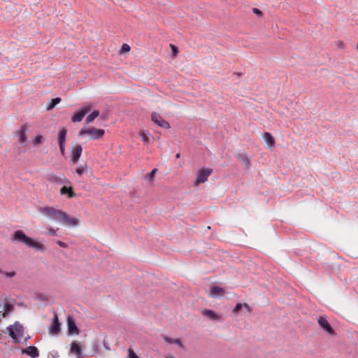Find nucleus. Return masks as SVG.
Wrapping results in <instances>:
<instances>
[{
    "label": "nucleus",
    "mask_w": 358,
    "mask_h": 358,
    "mask_svg": "<svg viewBox=\"0 0 358 358\" xmlns=\"http://www.w3.org/2000/svg\"><path fill=\"white\" fill-rule=\"evenodd\" d=\"M41 212L50 220L65 225L76 227L79 222L78 219L70 217L66 213L52 207H44Z\"/></svg>",
    "instance_id": "nucleus-1"
},
{
    "label": "nucleus",
    "mask_w": 358,
    "mask_h": 358,
    "mask_svg": "<svg viewBox=\"0 0 358 358\" xmlns=\"http://www.w3.org/2000/svg\"><path fill=\"white\" fill-rule=\"evenodd\" d=\"M13 240L23 243L29 248H34L36 250L43 252L45 246L43 244L35 241L32 238L27 236L22 230H17L13 234Z\"/></svg>",
    "instance_id": "nucleus-2"
},
{
    "label": "nucleus",
    "mask_w": 358,
    "mask_h": 358,
    "mask_svg": "<svg viewBox=\"0 0 358 358\" xmlns=\"http://www.w3.org/2000/svg\"><path fill=\"white\" fill-rule=\"evenodd\" d=\"M9 336L15 343H19V338L23 335L24 327L19 322H15L14 324L7 327Z\"/></svg>",
    "instance_id": "nucleus-3"
},
{
    "label": "nucleus",
    "mask_w": 358,
    "mask_h": 358,
    "mask_svg": "<svg viewBox=\"0 0 358 358\" xmlns=\"http://www.w3.org/2000/svg\"><path fill=\"white\" fill-rule=\"evenodd\" d=\"M105 134V131L102 129H96L90 127L87 129H82L80 131V135H89L91 139H100Z\"/></svg>",
    "instance_id": "nucleus-4"
},
{
    "label": "nucleus",
    "mask_w": 358,
    "mask_h": 358,
    "mask_svg": "<svg viewBox=\"0 0 358 358\" xmlns=\"http://www.w3.org/2000/svg\"><path fill=\"white\" fill-rule=\"evenodd\" d=\"M213 173L212 169L202 168L199 169L196 173V179L194 185H197L200 183H203L207 181L208 176Z\"/></svg>",
    "instance_id": "nucleus-5"
},
{
    "label": "nucleus",
    "mask_w": 358,
    "mask_h": 358,
    "mask_svg": "<svg viewBox=\"0 0 358 358\" xmlns=\"http://www.w3.org/2000/svg\"><path fill=\"white\" fill-rule=\"evenodd\" d=\"M91 110V106L89 104L83 106L80 110H77L71 117V121L73 122H80L87 113Z\"/></svg>",
    "instance_id": "nucleus-6"
},
{
    "label": "nucleus",
    "mask_w": 358,
    "mask_h": 358,
    "mask_svg": "<svg viewBox=\"0 0 358 358\" xmlns=\"http://www.w3.org/2000/svg\"><path fill=\"white\" fill-rule=\"evenodd\" d=\"M151 120L152 122H154L156 124H157L159 127L162 128H170L169 123L166 120H164L162 117L157 112H153L152 113Z\"/></svg>",
    "instance_id": "nucleus-7"
},
{
    "label": "nucleus",
    "mask_w": 358,
    "mask_h": 358,
    "mask_svg": "<svg viewBox=\"0 0 358 358\" xmlns=\"http://www.w3.org/2000/svg\"><path fill=\"white\" fill-rule=\"evenodd\" d=\"M48 180L53 184L59 185H68L70 184V181L64 176L59 177L54 173L48 175Z\"/></svg>",
    "instance_id": "nucleus-8"
},
{
    "label": "nucleus",
    "mask_w": 358,
    "mask_h": 358,
    "mask_svg": "<svg viewBox=\"0 0 358 358\" xmlns=\"http://www.w3.org/2000/svg\"><path fill=\"white\" fill-rule=\"evenodd\" d=\"M317 322L320 327L322 328L323 330L325 331L327 333H328L330 335L334 334V329H332L329 322L327 320V319L324 317L320 316L317 319Z\"/></svg>",
    "instance_id": "nucleus-9"
},
{
    "label": "nucleus",
    "mask_w": 358,
    "mask_h": 358,
    "mask_svg": "<svg viewBox=\"0 0 358 358\" xmlns=\"http://www.w3.org/2000/svg\"><path fill=\"white\" fill-rule=\"evenodd\" d=\"M61 330V324L59 321L58 316L57 313H54V317L52 319V324L51 327L49 329L50 334L57 335L60 332Z\"/></svg>",
    "instance_id": "nucleus-10"
},
{
    "label": "nucleus",
    "mask_w": 358,
    "mask_h": 358,
    "mask_svg": "<svg viewBox=\"0 0 358 358\" xmlns=\"http://www.w3.org/2000/svg\"><path fill=\"white\" fill-rule=\"evenodd\" d=\"M66 322L69 333L70 334H78L79 333V330L73 317L68 315L66 318Z\"/></svg>",
    "instance_id": "nucleus-11"
},
{
    "label": "nucleus",
    "mask_w": 358,
    "mask_h": 358,
    "mask_svg": "<svg viewBox=\"0 0 358 358\" xmlns=\"http://www.w3.org/2000/svg\"><path fill=\"white\" fill-rule=\"evenodd\" d=\"M28 130V127L27 124H23L20 127V129L16 132V135L19 137V142L22 144L27 142V136L26 133Z\"/></svg>",
    "instance_id": "nucleus-12"
},
{
    "label": "nucleus",
    "mask_w": 358,
    "mask_h": 358,
    "mask_svg": "<svg viewBox=\"0 0 358 358\" xmlns=\"http://www.w3.org/2000/svg\"><path fill=\"white\" fill-rule=\"evenodd\" d=\"M83 151V148L80 145H77L72 150L71 153V161L73 163H76L80 159Z\"/></svg>",
    "instance_id": "nucleus-13"
},
{
    "label": "nucleus",
    "mask_w": 358,
    "mask_h": 358,
    "mask_svg": "<svg viewBox=\"0 0 358 358\" xmlns=\"http://www.w3.org/2000/svg\"><path fill=\"white\" fill-rule=\"evenodd\" d=\"M22 354H26L32 358H37L39 356V352L35 346H29L22 350Z\"/></svg>",
    "instance_id": "nucleus-14"
},
{
    "label": "nucleus",
    "mask_w": 358,
    "mask_h": 358,
    "mask_svg": "<svg viewBox=\"0 0 358 358\" xmlns=\"http://www.w3.org/2000/svg\"><path fill=\"white\" fill-rule=\"evenodd\" d=\"M15 306L13 303H6L3 304V308L0 310V314L1 317L5 318L6 316L14 310Z\"/></svg>",
    "instance_id": "nucleus-15"
},
{
    "label": "nucleus",
    "mask_w": 358,
    "mask_h": 358,
    "mask_svg": "<svg viewBox=\"0 0 358 358\" xmlns=\"http://www.w3.org/2000/svg\"><path fill=\"white\" fill-rule=\"evenodd\" d=\"M70 351L79 357L82 353V348L80 343L77 341L72 342L71 344Z\"/></svg>",
    "instance_id": "nucleus-16"
},
{
    "label": "nucleus",
    "mask_w": 358,
    "mask_h": 358,
    "mask_svg": "<svg viewBox=\"0 0 358 358\" xmlns=\"http://www.w3.org/2000/svg\"><path fill=\"white\" fill-rule=\"evenodd\" d=\"M235 157L238 161L243 162L245 168L248 169L250 166V159L245 153L236 154Z\"/></svg>",
    "instance_id": "nucleus-17"
},
{
    "label": "nucleus",
    "mask_w": 358,
    "mask_h": 358,
    "mask_svg": "<svg viewBox=\"0 0 358 358\" xmlns=\"http://www.w3.org/2000/svg\"><path fill=\"white\" fill-rule=\"evenodd\" d=\"M202 314L211 320H219L220 319V317L211 310L205 309L202 311Z\"/></svg>",
    "instance_id": "nucleus-18"
},
{
    "label": "nucleus",
    "mask_w": 358,
    "mask_h": 358,
    "mask_svg": "<svg viewBox=\"0 0 358 358\" xmlns=\"http://www.w3.org/2000/svg\"><path fill=\"white\" fill-rule=\"evenodd\" d=\"M67 134V129L64 127H62L59 131L58 134V144H64L66 141Z\"/></svg>",
    "instance_id": "nucleus-19"
},
{
    "label": "nucleus",
    "mask_w": 358,
    "mask_h": 358,
    "mask_svg": "<svg viewBox=\"0 0 358 358\" xmlns=\"http://www.w3.org/2000/svg\"><path fill=\"white\" fill-rule=\"evenodd\" d=\"M61 194H67L69 198H72L75 196V194L73 191V188L71 186L66 187V185L63 186L60 189Z\"/></svg>",
    "instance_id": "nucleus-20"
},
{
    "label": "nucleus",
    "mask_w": 358,
    "mask_h": 358,
    "mask_svg": "<svg viewBox=\"0 0 358 358\" xmlns=\"http://www.w3.org/2000/svg\"><path fill=\"white\" fill-rule=\"evenodd\" d=\"M163 338L166 343L169 344H176L178 345L181 348H184L183 344L182 343L181 341L179 338H171L166 336H164Z\"/></svg>",
    "instance_id": "nucleus-21"
},
{
    "label": "nucleus",
    "mask_w": 358,
    "mask_h": 358,
    "mask_svg": "<svg viewBox=\"0 0 358 358\" xmlns=\"http://www.w3.org/2000/svg\"><path fill=\"white\" fill-rule=\"evenodd\" d=\"M224 292V289L220 287L214 286L210 289V296L215 297L217 295H221Z\"/></svg>",
    "instance_id": "nucleus-22"
},
{
    "label": "nucleus",
    "mask_w": 358,
    "mask_h": 358,
    "mask_svg": "<svg viewBox=\"0 0 358 358\" xmlns=\"http://www.w3.org/2000/svg\"><path fill=\"white\" fill-rule=\"evenodd\" d=\"M264 138L268 146H273L275 145L274 138L270 133L265 132L264 134Z\"/></svg>",
    "instance_id": "nucleus-23"
},
{
    "label": "nucleus",
    "mask_w": 358,
    "mask_h": 358,
    "mask_svg": "<svg viewBox=\"0 0 358 358\" xmlns=\"http://www.w3.org/2000/svg\"><path fill=\"white\" fill-rule=\"evenodd\" d=\"M243 307L245 308L248 311L250 310V308L248 303H237L233 309V313L235 314L238 313L241 310Z\"/></svg>",
    "instance_id": "nucleus-24"
},
{
    "label": "nucleus",
    "mask_w": 358,
    "mask_h": 358,
    "mask_svg": "<svg viewBox=\"0 0 358 358\" xmlns=\"http://www.w3.org/2000/svg\"><path fill=\"white\" fill-rule=\"evenodd\" d=\"M99 115V110H94L91 114H90L86 120V124H90L92 122L95 118H96Z\"/></svg>",
    "instance_id": "nucleus-25"
},
{
    "label": "nucleus",
    "mask_w": 358,
    "mask_h": 358,
    "mask_svg": "<svg viewBox=\"0 0 358 358\" xmlns=\"http://www.w3.org/2000/svg\"><path fill=\"white\" fill-rule=\"evenodd\" d=\"M61 101V99L59 97H56L55 99H51V101L49 103V104L47 106V110H50L55 106L58 104Z\"/></svg>",
    "instance_id": "nucleus-26"
},
{
    "label": "nucleus",
    "mask_w": 358,
    "mask_h": 358,
    "mask_svg": "<svg viewBox=\"0 0 358 358\" xmlns=\"http://www.w3.org/2000/svg\"><path fill=\"white\" fill-rule=\"evenodd\" d=\"M157 169H154L151 171V172H150L149 173H148L145 176V178L148 180H152L155 176V173H157Z\"/></svg>",
    "instance_id": "nucleus-27"
},
{
    "label": "nucleus",
    "mask_w": 358,
    "mask_h": 358,
    "mask_svg": "<svg viewBox=\"0 0 358 358\" xmlns=\"http://www.w3.org/2000/svg\"><path fill=\"white\" fill-rule=\"evenodd\" d=\"M0 273H3L7 278H13L16 275L15 271L3 272V271H0Z\"/></svg>",
    "instance_id": "nucleus-28"
},
{
    "label": "nucleus",
    "mask_w": 358,
    "mask_h": 358,
    "mask_svg": "<svg viewBox=\"0 0 358 358\" xmlns=\"http://www.w3.org/2000/svg\"><path fill=\"white\" fill-rule=\"evenodd\" d=\"M33 142H34V145H38V144H41V143H42V136H39V135L36 136L34 138V139Z\"/></svg>",
    "instance_id": "nucleus-29"
},
{
    "label": "nucleus",
    "mask_w": 358,
    "mask_h": 358,
    "mask_svg": "<svg viewBox=\"0 0 358 358\" xmlns=\"http://www.w3.org/2000/svg\"><path fill=\"white\" fill-rule=\"evenodd\" d=\"M128 358H139V357L131 349H129Z\"/></svg>",
    "instance_id": "nucleus-30"
},
{
    "label": "nucleus",
    "mask_w": 358,
    "mask_h": 358,
    "mask_svg": "<svg viewBox=\"0 0 358 358\" xmlns=\"http://www.w3.org/2000/svg\"><path fill=\"white\" fill-rule=\"evenodd\" d=\"M86 171V170L84 169V167H83L82 166L78 167L76 170V172L79 175V176H82L85 172Z\"/></svg>",
    "instance_id": "nucleus-31"
},
{
    "label": "nucleus",
    "mask_w": 358,
    "mask_h": 358,
    "mask_svg": "<svg viewBox=\"0 0 358 358\" xmlns=\"http://www.w3.org/2000/svg\"><path fill=\"white\" fill-rule=\"evenodd\" d=\"M130 50V46L127 44H123L122 48H121V52H129Z\"/></svg>",
    "instance_id": "nucleus-32"
},
{
    "label": "nucleus",
    "mask_w": 358,
    "mask_h": 358,
    "mask_svg": "<svg viewBox=\"0 0 358 358\" xmlns=\"http://www.w3.org/2000/svg\"><path fill=\"white\" fill-rule=\"evenodd\" d=\"M170 46H171V48L172 53H173V56H176V55L178 52V48L176 45H173V44H171Z\"/></svg>",
    "instance_id": "nucleus-33"
},
{
    "label": "nucleus",
    "mask_w": 358,
    "mask_h": 358,
    "mask_svg": "<svg viewBox=\"0 0 358 358\" xmlns=\"http://www.w3.org/2000/svg\"><path fill=\"white\" fill-rule=\"evenodd\" d=\"M141 138H142V140L143 141V142H145V143H148V141H149V138H148V137L145 135V134L142 133V134H141Z\"/></svg>",
    "instance_id": "nucleus-34"
},
{
    "label": "nucleus",
    "mask_w": 358,
    "mask_h": 358,
    "mask_svg": "<svg viewBox=\"0 0 358 358\" xmlns=\"http://www.w3.org/2000/svg\"><path fill=\"white\" fill-rule=\"evenodd\" d=\"M252 10H253V13H254L255 14H256L257 15H258V16H260V15H262V12L259 9H258V8H254L252 9Z\"/></svg>",
    "instance_id": "nucleus-35"
},
{
    "label": "nucleus",
    "mask_w": 358,
    "mask_h": 358,
    "mask_svg": "<svg viewBox=\"0 0 358 358\" xmlns=\"http://www.w3.org/2000/svg\"><path fill=\"white\" fill-rule=\"evenodd\" d=\"M56 243H57V245H59L60 247L62 248H66L67 247V245L66 243H65L63 241H57Z\"/></svg>",
    "instance_id": "nucleus-36"
},
{
    "label": "nucleus",
    "mask_w": 358,
    "mask_h": 358,
    "mask_svg": "<svg viewBox=\"0 0 358 358\" xmlns=\"http://www.w3.org/2000/svg\"><path fill=\"white\" fill-rule=\"evenodd\" d=\"M59 150H60L62 155H64L65 153L64 144H59Z\"/></svg>",
    "instance_id": "nucleus-37"
},
{
    "label": "nucleus",
    "mask_w": 358,
    "mask_h": 358,
    "mask_svg": "<svg viewBox=\"0 0 358 358\" xmlns=\"http://www.w3.org/2000/svg\"><path fill=\"white\" fill-rule=\"evenodd\" d=\"M343 45H344V44L342 41H339L336 42V46L338 48L342 49L343 48Z\"/></svg>",
    "instance_id": "nucleus-38"
},
{
    "label": "nucleus",
    "mask_w": 358,
    "mask_h": 358,
    "mask_svg": "<svg viewBox=\"0 0 358 358\" xmlns=\"http://www.w3.org/2000/svg\"><path fill=\"white\" fill-rule=\"evenodd\" d=\"M48 233L52 235V236H56L57 234H56V230H55L54 229L52 228H50L49 230H48Z\"/></svg>",
    "instance_id": "nucleus-39"
},
{
    "label": "nucleus",
    "mask_w": 358,
    "mask_h": 358,
    "mask_svg": "<svg viewBox=\"0 0 358 358\" xmlns=\"http://www.w3.org/2000/svg\"><path fill=\"white\" fill-rule=\"evenodd\" d=\"M176 157L177 159H179L180 157V153L176 154Z\"/></svg>",
    "instance_id": "nucleus-40"
},
{
    "label": "nucleus",
    "mask_w": 358,
    "mask_h": 358,
    "mask_svg": "<svg viewBox=\"0 0 358 358\" xmlns=\"http://www.w3.org/2000/svg\"><path fill=\"white\" fill-rule=\"evenodd\" d=\"M166 358H175V357L171 355H167Z\"/></svg>",
    "instance_id": "nucleus-41"
},
{
    "label": "nucleus",
    "mask_w": 358,
    "mask_h": 358,
    "mask_svg": "<svg viewBox=\"0 0 358 358\" xmlns=\"http://www.w3.org/2000/svg\"><path fill=\"white\" fill-rule=\"evenodd\" d=\"M104 347H105L106 349H108V350H109V349H110V348H109V347L108 346V345H106V343H104Z\"/></svg>",
    "instance_id": "nucleus-42"
},
{
    "label": "nucleus",
    "mask_w": 358,
    "mask_h": 358,
    "mask_svg": "<svg viewBox=\"0 0 358 358\" xmlns=\"http://www.w3.org/2000/svg\"><path fill=\"white\" fill-rule=\"evenodd\" d=\"M357 50H358V43H357Z\"/></svg>",
    "instance_id": "nucleus-43"
}]
</instances>
